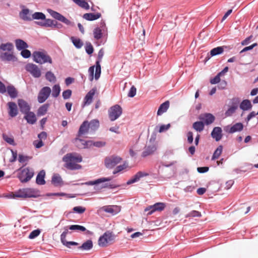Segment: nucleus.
Here are the masks:
<instances>
[{
  "label": "nucleus",
  "mask_w": 258,
  "mask_h": 258,
  "mask_svg": "<svg viewBox=\"0 0 258 258\" xmlns=\"http://www.w3.org/2000/svg\"><path fill=\"white\" fill-rule=\"evenodd\" d=\"M74 3L78 5L80 7L86 10H88L90 8L89 4L85 0H72Z\"/></svg>",
  "instance_id": "obj_44"
},
{
  "label": "nucleus",
  "mask_w": 258,
  "mask_h": 258,
  "mask_svg": "<svg viewBox=\"0 0 258 258\" xmlns=\"http://www.w3.org/2000/svg\"><path fill=\"white\" fill-rule=\"evenodd\" d=\"M14 45L11 42H7L6 43H2L0 45V50H2L4 51H8L9 52H11L13 50Z\"/></svg>",
  "instance_id": "obj_41"
},
{
  "label": "nucleus",
  "mask_w": 258,
  "mask_h": 258,
  "mask_svg": "<svg viewBox=\"0 0 258 258\" xmlns=\"http://www.w3.org/2000/svg\"><path fill=\"white\" fill-rule=\"evenodd\" d=\"M156 150V147L154 145L148 146L146 147L142 153V157H146L149 155L152 154Z\"/></svg>",
  "instance_id": "obj_31"
},
{
  "label": "nucleus",
  "mask_w": 258,
  "mask_h": 258,
  "mask_svg": "<svg viewBox=\"0 0 258 258\" xmlns=\"http://www.w3.org/2000/svg\"><path fill=\"white\" fill-rule=\"evenodd\" d=\"M231 106L235 107V109H237L238 106L240 104V99L238 97L233 98L231 100Z\"/></svg>",
  "instance_id": "obj_54"
},
{
  "label": "nucleus",
  "mask_w": 258,
  "mask_h": 258,
  "mask_svg": "<svg viewBox=\"0 0 258 258\" xmlns=\"http://www.w3.org/2000/svg\"><path fill=\"white\" fill-rule=\"evenodd\" d=\"M122 109L119 105L115 104L108 110V116L111 121L117 119L122 114Z\"/></svg>",
  "instance_id": "obj_6"
},
{
  "label": "nucleus",
  "mask_w": 258,
  "mask_h": 258,
  "mask_svg": "<svg viewBox=\"0 0 258 258\" xmlns=\"http://www.w3.org/2000/svg\"><path fill=\"white\" fill-rule=\"evenodd\" d=\"M33 60L36 63L43 64L45 63H52L51 57L45 51H35L33 53Z\"/></svg>",
  "instance_id": "obj_2"
},
{
  "label": "nucleus",
  "mask_w": 258,
  "mask_h": 258,
  "mask_svg": "<svg viewBox=\"0 0 258 258\" xmlns=\"http://www.w3.org/2000/svg\"><path fill=\"white\" fill-rule=\"evenodd\" d=\"M76 144L79 148H89L93 146V141L91 140L85 141L83 139L76 138L75 139Z\"/></svg>",
  "instance_id": "obj_14"
},
{
  "label": "nucleus",
  "mask_w": 258,
  "mask_h": 258,
  "mask_svg": "<svg viewBox=\"0 0 258 258\" xmlns=\"http://www.w3.org/2000/svg\"><path fill=\"white\" fill-rule=\"evenodd\" d=\"M15 42L16 47L19 51L27 48L29 46L28 44L22 39H17L15 40Z\"/></svg>",
  "instance_id": "obj_30"
},
{
  "label": "nucleus",
  "mask_w": 258,
  "mask_h": 258,
  "mask_svg": "<svg viewBox=\"0 0 258 258\" xmlns=\"http://www.w3.org/2000/svg\"><path fill=\"white\" fill-rule=\"evenodd\" d=\"M211 136L216 142L219 141L223 137L221 127L219 126L214 127L211 133Z\"/></svg>",
  "instance_id": "obj_18"
},
{
  "label": "nucleus",
  "mask_w": 258,
  "mask_h": 258,
  "mask_svg": "<svg viewBox=\"0 0 258 258\" xmlns=\"http://www.w3.org/2000/svg\"><path fill=\"white\" fill-rule=\"evenodd\" d=\"M69 229L73 231H80L83 232L86 230V228L84 226L79 225H70L69 226Z\"/></svg>",
  "instance_id": "obj_48"
},
{
  "label": "nucleus",
  "mask_w": 258,
  "mask_h": 258,
  "mask_svg": "<svg viewBox=\"0 0 258 258\" xmlns=\"http://www.w3.org/2000/svg\"><path fill=\"white\" fill-rule=\"evenodd\" d=\"M25 70L29 72L34 78H38L41 75L40 70L35 64L29 63L25 66Z\"/></svg>",
  "instance_id": "obj_10"
},
{
  "label": "nucleus",
  "mask_w": 258,
  "mask_h": 258,
  "mask_svg": "<svg viewBox=\"0 0 258 258\" xmlns=\"http://www.w3.org/2000/svg\"><path fill=\"white\" fill-rule=\"evenodd\" d=\"M243 129V124L241 122H237L230 126H227L225 128V131L229 134H233L242 131Z\"/></svg>",
  "instance_id": "obj_12"
},
{
  "label": "nucleus",
  "mask_w": 258,
  "mask_h": 258,
  "mask_svg": "<svg viewBox=\"0 0 258 258\" xmlns=\"http://www.w3.org/2000/svg\"><path fill=\"white\" fill-rule=\"evenodd\" d=\"M70 39L74 45L77 49H80L82 47L83 43L80 38H77L75 37L72 36Z\"/></svg>",
  "instance_id": "obj_42"
},
{
  "label": "nucleus",
  "mask_w": 258,
  "mask_h": 258,
  "mask_svg": "<svg viewBox=\"0 0 258 258\" xmlns=\"http://www.w3.org/2000/svg\"><path fill=\"white\" fill-rule=\"evenodd\" d=\"M85 51L88 54H92L94 51V48L89 42H86V46H85Z\"/></svg>",
  "instance_id": "obj_56"
},
{
  "label": "nucleus",
  "mask_w": 258,
  "mask_h": 258,
  "mask_svg": "<svg viewBox=\"0 0 258 258\" xmlns=\"http://www.w3.org/2000/svg\"><path fill=\"white\" fill-rule=\"evenodd\" d=\"M25 190L26 194L24 196H26V198H37L39 196L38 191L33 188H25Z\"/></svg>",
  "instance_id": "obj_35"
},
{
  "label": "nucleus",
  "mask_w": 258,
  "mask_h": 258,
  "mask_svg": "<svg viewBox=\"0 0 258 258\" xmlns=\"http://www.w3.org/2000/svg\"><path fill=\"white\" fill-rule=\"evenodd\" d=\"M18 104L19 107L20 111L23 114L27 113L29 112L31 109L30 106L28 103L23 99H20L18 100Z\"/></svg>",
  "instance_id": "obj_16"
},
{
  "label": "nucleus",
  "mask_w": 258,
  "mask_h": 258,
  "mask_svg": "<svg viewBox=\"0 0 258 258\" xmlns=\"http://www.w3.org/2000/svg\"><path fill=\"white\" fill-rule=\"evenodd\" d=\"M64 162L66 163L64 167L71 170L79 169L82 167L81 165L74 163V161H68Z\"/></svg>",
  "instance_id": "obj_36"
},
{
  "label": "nucleus",
  "mask_w": 258,
  "mask_h": 258,
  "mask_svg": "<svg viewBox=\"0 0 258 258\" xmlns=\"http://www.w3.org/2000/svg\"><path fill=\"white\" fill-rule=\"evenodd\" d=\"M20 172L18 175V178L22 183H25L29 181L34 175V171L29 167L19 169Z\"/></svg>",
  "instance_id": "obj_3"
},
{
  "label": "nucleus",
  "mask_w": 258,
  "mask_h": 258,
  "mask_svg": "<svg viewBox=\"0 0 258 258\" xmlns=\"http://www.w3.org/2000/svg\"><path fill=\"white\" fill-rule=\"evenodd\" d=\"M93 247V242L91 239H88L85 242H83V244L78 247V249L85 250L88 251L91 250Z\"/></svg>",
  "instance_id": "obj_29"
},
{
  "label": "nucleus",
  "mask_w": 258,
  "mask_h": 258,
  "mask_svg": "<svg viewBox=\"0 0 258 258\" xmlns=\"http://www.w3.org/2000/svg\"><path fill=\"white\" fill-rule=\"evenodd\" d=\"M165 208V204L163 203H156L153 205L149 206L145 209V212H148L147 215H151L155 211H163Z\"/></svg>",
  "instance_id": "obj_11"
},
{
  "label": "nucleus",
  "mask_w": 258,
  "mask_h": 258,
  "mask_svg": "<svg viewBox=\"0 0 258 258\" xmlns=\"http://www.w3.org/2000/svg\"><path fill=\"white\" fill-rule=\"evenodd\" d=\"M32 20H41L45 19V15L42 12H35L32 15Z\"/></svg>",
  "instance_id": "obj_50"
},
{
  "label": "nucleus",
  "mask_w": 258,
  "mask_h": 258,
  "mask_svg": "<svg viewBox=\"0 0 258 258\" xmlns=\"http://www.w3.org/2000/svg\"><path fill=\"white\" fill-rule=\"evenodd\" d=\"M89 128L92 131L96 130L99 126V122L98 119H93L89 122Z\"/></svg>",
  "instance_id": "obj_49"
},
{
  "label": "nucleus",
  "mask_w": 258,
  "mask_h": 258,
  "mask_svg": "<svg viewBox=\"0 0 258 258\" xmlns=\"http://www.w3.org/2000/svg\"><path fill=\"white\" fill-rule=\"evenodd\" d=\"M127 166V164L126 162H124L123 164L117 166L115 169L113 170V174H116V173L121 171L125 168H126Z\"/></svg>",
  "instance_id": "obj_53"
},
{
  "label": "nucleus",
  "mask_w": 258,
  "mask_h": 258,
  "mask_svg": "<svg viewBox=\"0 0 258 258\" xmlns=\"http://www.w3.org/2000/svg\"><path fill=\"white\" fill-rule=\"evenodd\" d=\"M104 55V50L103 48L99 50L98 53L97 59L95 63V79L96 80H98L100 78L101 73V67L100 62L102 60V57Z\"/></svg>",
  "instance_id": "obj_7"
},
{
  "label": "nucleus",
  "mask_w": 258,
  "mask_h": 258,
  "mask_svg": "<svg viewBox=\"0 0 258 258\" xmlns=\"http://www.w3.org/2000/svg\"><path fill=\"white\" fill-rule=\"evenodd\" d=\"M62 161L63 162L76 161L81 162L82 161V158L80 155L74 156L73 153H68L63 156Z\"/></svg>",
  "instance_id": "obj_20"
},
{
  "label": "nucleus",
  "mask_w": 258,
  "mask_h": 258,
  "mask_svg": "<svg viewBox=\"0 0 258 258\" xmlns=\"http://www.w3.org/2000/svg\"><path fill=\"white\" fill-rule=\"evenodd\" d=\"M63 229L64 231L62 232L60 236L61 242L66 240L67 235L69 233V226H66Z\"/></svg>",
  "instance_id": "obj_60"
},
{
  "label": "nucleus",
  "mask_w": 258,
  "mask_h": 258,
  "mask_svg": "<svg viewBox=\"0 0 258 258\" xmlns=\"http://www.w3.org/2000/svg\"><path fill=\"white\" fill-rule=\"evenodd\" d=\"M226 48L225 46H218L212 49L210 51L211 56H216L221 54L224 52V48Z\"/></svg>",
  "instance_id": "obj_40"
},
{
  "label": "nucleus",
  "mask_w": 258,
  "mask_h": 258,
  "mask_svg": "<svg viewBox=\"0 0 258 258\" xmlns=\"http://www.w3.org/2000/svg\"><path fill=\"white\" fill-rule=\"evenodd\" d=\"M96 90V88H93L87 93L84 99L85 104L89 105L92 103L93 96Z\"/></svg>",
  "instance_id": "obj_21"
},
{
  "label": "nucleus",
  "mask_w": 258,
  "mask_h": 258,
  "mask_svg": "<svg viewBox=\"0 0 258 258\" xmlns=\"http://www.w3.org/2000/svg\"><path fill=\"white\" fill-rule=\"evenodd\" d=\"M222 150H223V146L222 145L219 146L217 148V149L215 150V151L212 155L211 160H215L216 159H218L219 157V156L221 155V154H222Z\"/></svg>",
  "instance_id": "obj_43"
},
{
  "label": "nucleus",
  "mask_w": 258,
  "mask_h": 258,
  "mask_svg": "<svg viewBox=\"0 0 258 258\" xmlns=\"http://www.w3.org/2000/svg\"><path fill=\"white\" fill-rule=\"evenodd\" d=\"M200 120L204 121L205 124L208 125L212 124L215 120V116L210 113H205L203 116H200L199 117Z\"/></svg>",
  "instance_id": "obj_17"
},
{
  "label": "nucleus",
  "mask_w": 258,
  "mask_h": 258,
  "mask_svg": "<svg viewBox=\"0 0 258 258\" xmlns=\"http://www.w3.org/2000/svg\"><path fill=\"white\" fill-rule=\"evenodd\" d=\"M112 179V177H101L95 179L94 180H91L87 181L86 182H83L80 183H77L75 185H97L100 183H103L101 185V188H109V189H115L119 186V185L112 184L111 183H108L106 182L110 181Z\"/></svg>",
  "instance_id": "obj_1"
},
{
  "label": "nucleus",
  "mask_w": 258,
  "mask_h": 258,
  "mask_svg": "<svg viewBox=\"0 0 258 258\" xmlns=\"http://www.w3.org/2000/svg\"><path fill=\"white\" fill-rule=\"evenodd\" d=\"M8 113L11 117L16 116L18 114V109L16 103L14 102H9L8 103Z\"/></svg>",
  "instance_id": "obj_15"
},
{
  "label": "nucleus",
  "mask_w": 258,
  "mask_h": 258,
  "mask_svg": "<svg viewBox=\"0 0 258 258\" xmlns=\"http://www.w3.org/2000/svg\"><path fill=\"white\" fill-rule=\"evenodd\" d=\"M45 171L44 170H41L37 175L36 178V183L38 185H44L45 184Z\"/></svg>",
  "instance_id": "obj_26"
},
{
  "label": "nucleus",
  "mask_w": 258,
  "mask_h": 258,
  "mask_svg": "<svg viewBox=\"0 0 258 258\" xmlns=\"http://www.w3.org/2000/svg\"><path fill=\"white\" fill-rule=\"evenodd\" d=\"M115 235L113 233L110 231H107L100 236L98 241V244L100 247H105L107 244L114 240Z\"/></svg>",
  "instance_id": "obj_4"
},
{
  "label": "nucleus",
  "mask_w": 258,
  "mask_h": 258,
  "mask_svg": "<svg viewBox=\"0 0 258 258\" xmlns=\"http://www.w3.org/2000/svg\"><path fill=\"white\" fill-rule=\"evenodd\" d=\"M0 58L3 61H17V58L14 55L13 53H9L7 52L1 53L0 54Z\"/></svg>",
  "instance_id": "obj_19"
},
{
  "label": "nucleus",
  "mask_w": 258,
  "mask_h": 258,
  "mask_svg": "<svg viewBox=\"0 0 258 258\" xmlns=\"http://www.w3.org/2000/svg\"><path fill=\"white\" fill-rule=\"evenodd\" d=\"M89 129V122L87 120L84 121L80 126L77 136L80 137L82 135L87 133Z\"/></svg>",
  "instance_id": "obj_24"
},
{
  "label": "nucleus",
  "mask_w": 258,
  "mask_h": 258,
  "mask_svg": "<svg viewBox=\"0 0 258 258\" xmlns=\"http://www.w3.org/2000/svg\"><path fill=\"white\" fill-rule=\"evenodd\" d=\"M95 68V66H92L90 67L88 69L89 79L90 81H92L94 79V78H95V75H94Z\"/></svg>",
  "instance_id": "obj_55"
},
{
  "label": "nucleus",
  "mask_w": 258,
  "mask_h": 258,
  "mask_svg": "<svg viewBox=\"0 0 258 258\" xmlns=\"http://www.w3.org/2000/svg\"><path fill=\"white\" fill-rule=\"evenodd\" d=\"M205 127V123L203 121H197L192 124V128L198 132H202Z\"/></svg>",
  "instance_id": "obj_39"
},
{
  "label": "nucleus",
  "mask_w": 258,
  "mask_h": 258,
  "mask_svg": "<svg viewBox=\"0 0 258 258\" xmlns=\"http://www.w3.org/2000/svg\"><path fill=\"white\" fill-rule=\"evenodd\" d=\"M49 107V104L48 103H45L41 105L37 110V115L39 116L44 115L46 113Z\"/></svg>",
  "instance_id": "obj_38"
},
{
  "label": "nucleus",
  "mask_w": 258,
  "mask_h": 258,
  "mask_svg": "<svg viewBox=\"0 0 258 258\" xmlns=\"http://www.w3.org/2000/svg\"><path fill=\"white\" fill-rule=\"evenodd\" d=\"M104 211L106 213L111 214L112 215H115L118 213L119 210H118L117 206H108L104 207Z\"/></svg>",
  "instance_id": "obj_37"
},
{
  "label": "nucleus",
  "mask_w": 258,
  "mask_h": 258,
  "mask_svg": "<svg viewBox=\"0 0 258 258\" xmlns=\"http://www.w3.org/2000/svg\"><path fill=\"white\" fill-rule=\"evenodd\" d=\"M73 210L75 213L82 214L85 211L86 208L82 206H76L73 208Z\"/></svg>",
  "instance_id": "obj_64"
},
{
  "label": "nucleus",
  "mask_w": 258,
  "mask_h": 258,
  "mask_svg": "<svg viewBox=\"0 0 258 258\" xmlns=\"http://www.w3.org/2000/svg\"><path fill=\"white\" fill-rule=\"evenodd\" d=\"M60 87L59 84H55L52 87V96L56 98L57 97L60 92Z\"/></svg>",
  "instance_id": "obj_47"
},
{
  "label": "nucleus",
  "mask_w": 258,
  "mask_h": 258,
  "mask_svg": "<svg viewBox=\"0 0 258 258\" xmlns=\"http://www.w3.org/2000/svg\"><path fill=\"white\" fill-rule=\"evenodd\" d=\"M237 109L234 107L230 106V107L226 111L225 115L226 117H229L234 113Z\"/></svg>",
  "instance_id": "obj_63"
},
{
  "label": "nucleus",
  "mask_w": 258,
  "mask_h": 258,
  "mask_svg": "<svg viewBox=\"0 0 258 258\" xmlns=\"http://www.w3.org/2000/svg\"><path fill=\"white\" fill-rule=\"evenodd\" d=\"M51 93V89L50 87L45 86L43 87L39 91L37 100L39 103L44 102L49 97Z\"/></svg>",
  "instance_id": "obj_9"
},
{
  "label": "nucleus",
  "mask_w": 258,
  "mask_h": 258,
  "mask_svg": "<svg viewBox=\"0 0 258 258\" xmlns=\"http://www.w3.org/2000/svg\"><path fill=\"white\" fill-rule=\"evenodd\" d=\"M19 16L21 19L26 21L32 20V17H30V10L27 9H23L19 13Z\"/></svg>",
  "instance_id": "obj_25"
},
{
  "label": "nucleus",
  "mask_w": 258,
  "mask_h": 258,
  "mask_svg": "<svg viewBox=\"0 0 258 258\" xmlns=\"http://www.w3.org/2000/svg\"><path fill=\"white\" fill-rule=\"evenodd\" d=\"M101 16V14L100 13H86L84 14L83 17L84 19H86L88 21H94L100 18Z\"/></svg>",
  "instance_id": "obj_27"
},
{
  "label": "nucleus",
  "mask_w": 258,
  "mask_h": 258,
  "mask_svg": "<svg viewBox=\"0 0 258 258\" xmlns=\"http://www.w3.org/2000/svg\"><path fill=\"white\" fill-rule=\"evenodd\" d=\"M40 233V230L39 229L32 231L29 234L28 237L29 239H33L37 237Z\"/></svg>",
  "instance_id": "obj_61"
},
{
  "label": "nucleus",
  "mask_w": 258,
  "mask_h": 258,
  "mask_svg": "<svg viewBox=\"0 0 258 258\" xmlns=\"http://www.w3.org/2000/svg\"><path fill=\"white\" fill-rule=\"evenodd\" d=\"M3 139L5 142L11 145L14 146L15 145L14 139L13 138L8 137L5 134H3Z\"/></svg>",
  "instance_id": "obj_52"
},
{
  "label": "nucleus",
  "mask_w": 258,
  "mask_h": 258,
  "mask_svg": "<svg viewBox=\"0 0 258 258\" xmlns=\"http://www.w3.org/2000/svg\"><path fill=\"white\" fill-rule=\"evenodd\" d=\"M47 12L52 18L65 24L66 25L71 27H74L75 26V24L74 22H71L58 12L50 9H47Z\"/></svg>",
  "instance_id": "obj_5"
},
{
  "label": "nucleus",
  "mask_w": 258,
  "mask_h": 258,
  "mask_svg": "<svg viewBox=\"0 0 258 258\" xmlns=\"http://www.w3.org/2000/svg\"><path fill=\"white\" fill-rule=\"evenodd\" d=\"M202 215L200 212L192 210L186 216V217H200Z\"/></svg>",
  "instance_id": "obj_58"
},
{
  "label": "nucleus",
  "mask_w": 258,
  "mask_h": 258,
  "mask_svg": "<svg viewBox=\"0 0 258 258\" xmlns=\"http://www.w3.org/2000/svg\"><path fill=\"white\" fill-rule=\"evenodd\" d=\"M45 79L49 82L54 83L56 82V78L54 74L51 71H48L45 73Z\"/></svg>",
  "instance_id": "obj_46"
},
{
  "label": "nucleus",
  "mask_w": 258,
  "mask_h": 258,
  "mask_svg": "<svg viewBox=\"0 0 258 258\" xmlns=\"http://www.w3.org/2000/svg\"><path fill=\"white\" fill-rule=\"evenodd\" d=\"M122 158L119 156L113 155L106 157L105 159V165L107 168L112 169L120 162Z\"/></svg>",
  "instance_id": "obj_8"
},
{
  "label": "nucleus",
  "mask_w": 258,
  "mask_h": 258,
  "mask_svg": "<svg viewBox=\"0 0 258 258\" xmlns=\"http://www.w3.org/2000/svg\"><path fill=\"white\" fill-rule=\"evenodd\" d=\"M252 105L248 99L243 100L239 104V108L243 111L250 110L252 109Z\"/></svg>",
  "instance_id": "obj_23"
},
{
  "label": "nucleus",
  "mask_w": 258,
  "mask_h": 258,
  "mask_svg": "<svg viewBox=\"0 0 258 258\" xmlns=\"http://www.w3.org/2000/svg\"><path fill=\"white\" fill-rule=\"evenodd\" d=\"M21 51V55L23 58H28L31 56V51L27 49V48L23 49Z\"/></svg>",
  "instance_id": "obj_57"
},
{
  "label": "nucleus",
  "mask_w": 258,
  "mask_h": 258,
  "mask_svg": "<svg viewBox=\"0 0 258 258\" xmlns=\"http://www.w3.org/2000/svg\"><path fill=\"white\" fill-rule=\"evenodd\" d=\"M72 94V91L70 89H67L63 91L62 96L64 100L69 99Z\"/></svg>",
  "instance_id": "obj_62"
},
{
  "label": "nucleus",
  "mask_w": 258,
  "mask_h": 258,
  "mask_svg": "<svg viewBox=\"0 0 258 258\" xmlns=\"http://www.w3.org/2000/svg\"><path fill=\"white\" fill-rule=\"evenodd\" d=\"M24 118L30 124H34L37 121L36 115L33 112L30 111L25 114Z\"/></svg>",
  "instance_id": "obj_22"
},
{
  "label": "nucleus",
  "mask_w": 258,
  "mask_h": 258,
  "mask_svg": "<svg viewBox=\"0 0 258 258\" xmlns=\"http://www.w3.org/2000/svg\"><path fill=\"white\" fill-rule=\"evenodd\" d=\"M6 88L8 93L11 98H15L18 96V92L13 85H8Z\"/></svg>",
  "instance_id": "obj_33"
},
{
  "label": "nucleus",
  "mask_w": 258,
  "mask_h": 258,
  "mask_svg": "<svg viewBox=\"0 0 258 258\" xmlns=\"http://www.w3.org/2000/svg\"><path fill=\"white\" fill-rule=\"evenodd\" d=\"M25 188L20 189L18 191H17L14 196L13 198H26V196H24L25 194H26Z\"/></svg>",
  "instance_id": "obj_51"
},
{
  "label": "nucleus",
  "mask_w": 258,
  "mask_h": 258,
  "mask_svg": "<svg viewBox=\"0 0 258 258\" xmlns=\"http://www.w3.org/2000/svg\"><path fill=\"white\" fill-rule=\"evenodd\" d=\"M62 244L68 248H71V246H77L79 243L75 241H68L66 240L61 242Z\"/></svg>",
  "instance_id": "obj_59"
},
{
  "label": "nucleus",
  "mask_w": 258,
  "mask_h": 258,
  "mask_svg": "<svg viewBox=\"0 0 258 258\" xmlns=\"http://www.w3.org/2000/svg\"><path fill=\"white\" fill-rule=\"evenodd\" d=\"M149 174L148 173L141 171H139L126 182V184L130 185L137 182L139 181L141 178L146 177Z\"/></svg>",
  "instance_id": "obj_13"
},
{
  "label": "nucleus",
  "mask_w": 258,
  "mask_h": 258,
  "mask_svg": "<svg viewBox=\"0 0 258 258\" xmlns=\"http://www.w3.org/2000/svg\"><path fill=\"white\" fill-rule=\"evenodd\" d=\"M169 107V101H166L164 103H162L157 111V115H161L164 112H166Z\"/></svg>",
  "instance_id": "obj_34"
},
{
  "label": "nucleus",
  "mask_w": 258,
  "mask_h": 258,
  "mask_svg": "<svg viewBox=\"0 0 258 258\" xmlns=\"http://www.w3.org/2000/svg\"><path fill=\"white\" fill-rule=\"evenodd\" d=\"M51 183L55 186H60L63 184L62 179L59 174H54L51 178Z\"/></svg>",
  "instance_id": "obj_28"
},
{
  "label": "nucleus",
  "mask_w": 258,
  "mask_h": 258,
  "mask_svg": "<svg viewBox=\"0 0 258 258\" xmlns=\"http://www.w3.org/2000/svg\"><path fill=\"white\" fill-rule=\"evenodd\" d=\"M44 22L37 21L35 23L41 27H53V23L54 21L50 19H46L43 20Z\"/></svg>",
  "instance_id": "obj_32"
},
{
  "label": "nucleus",
  "mask_w": 258,
  "mask_h": 258,
  "mask_svg": "<svg viewBox=\"0 0 258 258\" xmlns=\"http://www.w3.org/2000/svg\"><path fill=\"white\" fill-rule=\"evenodd\" d=\"M102 29L98 27L95 28L93 30V35L94 37L96 40H99L102 37Z\"/></svg>",
  "instance_id": "obj_45"
}]
</instances>
